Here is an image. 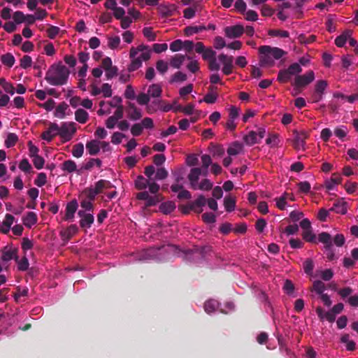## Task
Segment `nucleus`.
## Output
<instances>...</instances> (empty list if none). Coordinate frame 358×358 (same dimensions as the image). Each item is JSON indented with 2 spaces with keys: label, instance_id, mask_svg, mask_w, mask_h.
<instances>
[{
  "label": "nucleus",
  "instance_id": "nucleus-1",
  "mask_svg": "<svg viewBox=\"0 0 358 358\" xmlns=\"http://www.w3.org/2000/svg\"><path fill=\"white\" fill-rule=\"evenodd\" d=\"M204 249H196L191 251H181L176 246L173 245H169L166 246H162L159 248H151L145 250L143 252V256L141 258L142 260H150L157 259L163 260L165 259L164 255L166 254L173 253V255L180 256L183 255V257L187 260L196 261V259L203 257V252Z\"/></svg>",
  "mask_w": 358,
  "mask_h": 358
},
{
  "label": "nucleus",
  "instance_id": "nucleus-43",
  "mask_svg": "<svg viewBox=\"0 0 358 358\" xmlns=\"http://www.w3.org/2000/svg\"><path fill=\"white\" fill-rule=\"evenodd\" d=\"M99 106H100V108L97 111V113L99 115H108L111 113V110H110L111 106L106 101H100Z\"/></svg>",
  "mask_w": 358,
  "mask_h": 358
},
{
  "label": "nucleus",
  "instance_id": "nucleus-56",
  "mask_svg": "<svg viewBox=\"0 0 358 358\" xmlns=\"http://www.w3.org/2000/svg\"><path fill=\"white\" fill-rule=\"evenodd\" d=\"M101 94L103 97L108 98L113 94L111 85L108 83H103L101 87Z\"/></svg>",
  "mask_w": 358,
  "mask_h": 358
},
{
  "label": "nucleus",
  "instance_id": "nucleus-47",
  "mask_svg": "<svg viewBox=\"0 0 358 358\" xmlns=\"http://www.w3.org/2000/svg\"><path fill=\"white\" fill-rule=\"evenodd\" d=\"M192 91H193V85L188 84L187 85L184 86L179 90V95L183 100H186L187 95L192 93Z\"/></svg>",
  "mask_w": 358,
  "mask_h": 358
},
{
  "label": "nucleus",
  "instance_id": "nucleus-48",
  "mask_svg": "<svg viewBox=\"0 0 358 358\" xmlns=\"http://www.w3.org/2000/svg\"><path fill=\"white\" fill-rule=\"evenodd\" d=\"M335 98L341 99L344 101H348L350 103H353L356 100L358 99V94H352L350 96H345L340 93H336L334 94Z\"/></svg>",
  "mask_w": 358,
  "mask_h": 358
},
{
  "label": "nucleus",
  "instance_id": "nucleus-18",
  "mask_svg": "<svg viewBox=\"0 0 358 358\" xmlns=\"http://www.w3.org/2000/svg\"><path fill=\"white\" fill-rule=\"evenodd\" d=\"M56 136H59V125L56 123H52L48 130L42 134V138L50 142Z\"/></svg>",
  "mask_w": 358,
  "mask_h": 358
},
{
  "label": "nucleus",
  "instance_id": "nucleus-38",
  "mask_svg": "<svg viewBox=\"0 0 358 358\" xmlns=\"http://www.w3.org/2000/svg\"><path fill=\"white\" fill-rule=\"evenodd\" d=\"M218 306L219 303L217 301L210 299L205 303L204 310L207 313L210 314L218 308Z\"/></svg>",
  "mask_w": 358,
  "mask_h": 358
},
{
  "label": "nucleus",
  "instance_id": "nucleus-55",
  "mask_svg": "<svg viewBox=\"0 0 358 358\" xmlns=\"http://www.w3.org/2000/svg\"><path fill=\"white\" fill-rule=\"evenodd\" d=\"M201 162L203 169L205 171H203V176H207L208 174V168L212 164V160L210 157L208 155H203L201 156Z\"/></svg>",
  "mask_w": 358,
  "mask_h": 358
},
{
  "label": "nucleus",
  "instance_id": "nucleus-7",
  "mask_svg": "<svg viewBox=\"0 0 358 358\" xmlns=\"http://www.w3.org/2000/svg\"><path fill=\"white\" fill-rule=\"evenodd\" d=\"M86 149L90 155H96L101 150L103 152H107L111 150V148L108 142L101 141L96 139L88 141L86 143Z\"/></svg>",
  "mask_w": 358,
  "mask_h": 358
},
{
  "label": "nucleus",
  "instance_id": "nucleus-35",
  "mask_svg": "<svg viewBox=\"0 0 358 358\" xmlns=\"http://www.w3.org/2000/svg\"><path fill=\"white\" fill-rule=\"evenodd\" d=\"M157 10L162 17H169L173 15L174 8L173 6L162 4L158 6Z\"/></svg>",
  "mask_w": 358,
  "mask_h": 358
},
{
  "label": "nucleus",
  "instance_id": "nucleus-28",
  "mask_svg": "<svg viewBox=\"0 0 358 358\" xmlns=\"http://www.w3.org/2000/svg\"><path fill=\"white\" fill-rule=\"evenodd\" d=\"M162 90L159 84H152L148 90V94L150 97L158 98L162 95Z\"/></svg>",
  "mask_w": 358,
  "mask_h": 358
},
{
  "label": "nucleus",
  "instance_id": "nucleus-61",
  "mask_svg": "<svg viewBox=\"0 0 358 358\" xmlns=\"http://www.w3.org/2000/svg\"><path fill=\"white\" fill-rule=\"evenodd\" d=\"M291 75L287 72V69L280 70L278 75V80L280 83H286L290 79Z\"/></svg>",
  "mask_w": 358,
  "mask_h": 358
},
{
  "label": "nucleus",
  "instance_id": "nucleus-24",
  "mask_svg": "<svg viewBox=\"0 0 358 358\" xmlns=\"http://www.w3.org/2000/svg\"><path fill=\"white\" fill-rule=\"evenodd\" d=\"M352 31L351 30L347 29L344 31L341 35L336 37L335 39V44L337 47L341 48L343 47L346 43L348 38L352 36Z\"/></svg>",
  "mask_w": 358,
  "mask_h": 358
},
{
  "label": "nucleus",
  "instance_id": "nucleus-60",
  "mask_svg": "<svg viewBox=\"0 0 358 358\" xmlns=\"http://www.w3.org/2000/svg\"><path fill=\"white\" fill-rule=\"evenodd\" d=\"M303 238L310 243H315L316 241L315 235L313 233L311 229L303 231L302 233Z\"/></svg>",
  "mask_w": 358,
  "mask_h": 358
},
{
  "label": "nucleus",
  "instance_id": "nucleus-46",
  "mask_svg": "<svg viewBox=\"0 0 358 358\" xmlns=\"http://www.w3.org/2000/svg\"><path fill=\"white\" fill-rule=\"evenodd\" d=\"M18 140L17 136L14 133H9L5 140V146L6 148H11L15 145Z\"/></svg>",
  "mask_w": 358,
  "mask_h": 358
},
{
  "label": "nucleus",
  "instance_id": "nucleus-29",
  "mask_svg": "<svg viewBox=\"0 0 358 358\" xmlns=\"http://www.w3.org/2000/svg\"><path fill=\"white\" fill-rule=\"evenodd\" d=\"M75 119L78 122L85 124L89 119V114L84 109L79 108L75 112Z\"/></svg>",
  "mask_w": 358,
  "mask_h": 358
},
{
  "label": "nucleus",
  "instance_id": "nucleus-20",
  "mask_svg": "<svg viewBox=\"0 0 358 358\" xmlns=\"http://www.w3.org/2000/svg\"><path fill=\"white\" fill-rule=\"evenodd\" d=\"M201 174L203 175V173H202V170L200 168H193L190 170L187 178L192 189L196 188V185L198 184V180Z\"/></svg>",
  "mask_w": 358,
  "mask_h": 358
},
{
  "label": "nucleus",
  "instance_id": "nucleus-2",
  "mask_svg": "<svg viewBox=\"0 0 358 358\" xmlns=\"http://www.w3.org/2000/svg\"><path fill=\"white\" fill-rule=\"evenodd\" d=\"M202 57L208 61V68L212 71H218L222 67V71L224 75H230L232 73L234 58L232 56L220 54L216 57V52L211 48H206L202 53Z\"/></svg>",
  "mask_w": 358,
  "mask_h": 358
},
{
  "label": "nucleus",
  "instance_id": "nucleus-41",
  "mask_svg": "<svg viewBox=\"0 0 358 358\" xmlns=\"http://www.w3.org/2000/svg\"><path fill=\"white\" fill-rule=\"evenodd\" d=\"M329 210L344 215L347 213V204L345 202H338L335 203Z\"/></svg>",
  "mask_w": 358,
  "mask_h": 358
},
{
  "label": "nucleus",
  "instance_id": "nucleus-17",
  "mask_svg": "<svg viewBox=\"0 0 358 358\" xmlns=\"http://www.w3.org/2000/svg\"><path fill=\"white\" fill-rule=\"evenodd\" d=\"M123 117V110L121 108L115 110L114 114L110 116L106 121V126L108 129H113L117 126L118 121Z\"/></svg>",
  "mask_w": 358,
  "mask_h": 358
},
{
  "label": "nucleus",
  "instance_id": "nucleus-31",
  "mask_svg": "<svg viewBox=\"0 0 358 358\" xmlns=\"http://www.w3.org/2000/svg\"><path fill=\"white\" fill-rule=\"evenodd\" d=\"M69 108V106L65 102L59 103L55 108L54 115L56 117L63 119L66 116V112Z\"/></svg>",
  "mask_w": 358,
  "mask_h": 358
},
{
  "label": "nucleus",
  "instance_id": "nucleus-32",
  "mask_svg": "<svg viewBox=\"0 0 358 358\" xmlns=\"http://www.w3.org/2000/svg\"><path fill=\"white\" fill-rule=\"evenodd\" d=\"M287 196V192H284L280 196L274 199L275 201V206L278 209L284 210L286 209L287 206H288V200L286 199Z\"/></svg>",
  "mask_w": 358,
  "mask_h": 358
},
{
  "label": "nucleus",
  "instance_id": "nucleus-52",
  "mask_svg": "<svg viewBox=\"0 0 358 358\" xmlns=\"http://www.w3.org/2000/svg\"><path fill=\"white\" fill-rule=\"evenodd\" d=\"M179 109H182L181 112L183 113L185 115H191L194 114L195 112L197 110H195V106L194 104L190 103L187 104L185 106H178Z\"/></svg>",
  "mask_w": 358,
  "mask_h": 358
},
{
  "label": "nucleus",
  "instance_id": "nucleus-13",
  "mask_svg": "<svg viewBox=\"0 0 358 358\" xmlns=\"http://www.w3.org/2000/svg\"><path fill=\"white\" fill-rule=\"evenodd\" d=\"M17 248L13 246H6L2 250L1 259L3 262H9L12 259L17 260Z\"/></svg>",
  "mask_w": 358,
  "mask_h": 358
},
{
  "label": "nucleus",
  "instance_id": "nucleus-10",
  "mask_svg": "<svg viewBox=\"0 0 358 358\" xmlns=\"http://www.w3.org/2000/svg\"><path fill=\"white\" fill-rule=\"evenodd\" d=\"M266 135V129L263 127L258 128L257 131H251L244 137V141L247 145H252L259 142Z\"/></svg>",
  "mask_w": 358,
  "mask_h": 358
},
{
  "label": "nucleus",
  "instance_id": "nucleus-64",
  "mask_svg": "<svg viewBox=\"0 0 358 358\" xmlns=\"http://www.w3.org/2000/svg\"><path fill=\"white\" fill-rule=\"evenodd\" d=\"M214 48L217 50L222 49L227 47L225 40L221 36H216L213 43Z\"/></svg>",
  "mask_w": 358,
  "mask_h": 358
},
{
  "label": "nucleus",
  "instance_id": "nucleus-49",
  "mask_svg": "<svg viewBox=\"0 0 358 358\" xmlns=\"http://www.w3.org/2000/svg\"><path fill=\"white\" fill-rule=\"evenodd\" d=\"M348 133V129L345 126H340L336 127L334 130V134L341 140H343V138L347 136Z\"/></svg>",
  "mask_w": 358,
  "mask_h": 358
},
{
  "label": "nucleus",
  "instance_id": "nucleus-58",
  "mask_svg": "<svg viewBox=\"0 0 358 358\" xmlns=\"http://www.w3.org/2000/svg\"><path fill=\"white\" fill-rule=\"evenodd\" d=\"M47 182V176L45 173H39L37 178L34 180V184L38 187H42L45 185Z\"/></svg>",
  "mask_w": 358,
  "mask_h": 358
},
{
  "label": "nucleus",
  "instance_id": "nucleus-62",
  "mask_svg": "<svg viewBox=\"0 0 358 358\" xmlns=\"http://www.w3.org/2000/svg\"><path fill=\"white\" fill-rule=\"evenodd\" d=\"M32 64V59L29 55L23 56L20 59V66L22 69H27L31 66Z\"/></svg>",
  "mask_w": 358,
  "mask_h": 358
},
{
  "label": "nucleus",
  "instance_id": "nucleus-26",
  "mask_svg": "<svg viewBox=\"0 0 358 358\" xmlns=\"http://www.w3.org/2000/svg\"><path fill=\"white\" fill-rule=\"evenodd\" d=\"M22 222L25 227L27 228H31L37 222L36 214L34 212L27 213V215L22 218Z\"/></svg>",
  "mask_w": 358,
  "mask_h": 358
},
{
  "label": "nucleus",
  "instance_id": "nucleus-50",
  "mask_svg": "<svg viewBox=\"0 0 358 358\" xmlns=\"http://www.w3.org/2000/svg\"><path fill=\"white\" fill-rule=\"evenodd\" d=\"M84 152V145L83 143H78L75 145L72 150V155L73 157L79 158L81 157Z\"/></svg>",
  "mask_w": 358,
  "mask_h": 358
},
{
  "label": "nucleus",
  "instance_id": "nucleus-27",
  "mask_svg": "<svg viewBox=\"0 0 358 358\" xmlns=\"http://www.w3.org/2000/svg\"><path fill=\"white\" fill-rule=\"evenodd\" d=\"M217 90L216 87H210V92L206 94L203 100H200L199 102L204 101L207 103H214L217 99V94L215 92V90Z\"/></svg>",
  "mask_w": 358,
  "mask_h": 358
},
{
  "label": "nucleus",
  "instance_id": "nucleus-11",
  "mask_svg": "<svg viewBox=\"0 0 358 358\" xmlns=\"http://www.w3.org/2000/svg\"><path fill=\"white\" fill-rule=\"evenodd\" d=\"M113 187L110 181L106 180H100L94 187H90L88 192V196L91 199H94L96 194L101 193L104 189H110Z\"/></svg>",
  "mask_w": 358,
  "mask_h": 358
},
{
  "label": "nucleus",
  "instance_id": "nucleus-37",
  "mask_svg": "<svg viewBox=\"0 0 358 358\" xmlns=\"http://www.w3.org/2000/svg\"><path fill=\"white\" fill-rule=\"evenodd\" d=\"M77 210L76 202H71L67 204L66 208L65 217L66 220H72L74 217V214Z\"/></svg>",
  "mask_w": 358,
  "mask_h": 358
},
{
  "label": "nucleus",
  "instance_id": "nucleus-21",
  "mask_svg": "<svg viewBox=\"0 0 358 358\" xmlns=\"http://www.w3.org/2000/svg\"><path fill=\"white\" fill-rule=\"evenodd\" d=\"M317 314L321 320H327L329 322H333L336 319V315L331 310L327 312H324L321 307H317L316 309Z\"/></svg>",
  "mask_w": 358,
  "mask_h": 358
},
{
  "label": "nucleus",
  "instance_id": "nucleus-30",
  "mask_svg": "<svg viewBox=\"0 0 358 358\" xmlns=\"http://www.w3.org/2000/svg\"><path fill=\"white\" fill-rule=\"evenodd\" d=\"M128 115L132 120H138L142 117L141 110L137 108L134 104H129Z\"/></svg>",
  "mask_w": 358,
  "mask_h": 358
},
{
  "label": "nucleus",
  "instance_id": "nucleus-16",
  "mask_svg": "<svg viewBox=\"0 0 358 358\" xmlns=\"http://www.w3.org/2000/svg\"><path fill=\"white\" fill-rule=\"evenodd\" d=\"M293 139V145L297 150H304L305 148V140L307 136L305 132H298L294 131Z\"/></svg>",
  "mask_w": 358,
  "mask_h": 358
},
{
  "label": "nucleus",
  "instance_id": "nucleus-19",
  "mask_svg": "<svg viewBox=\"0 0 358 358\" xmlns=\"http://www.w3.org/2000/svg\"><path fill=\"white\" fill-rule=\"evenodd\" d=\"M15 217L10 214H6L3 221L0 224V232L7 234L11 229V226L14 223Z\"/></svg>",
  "mask_w": 358,
  "mask_h": 358
},
{
  "label": "nucleus",
  "instance_id": "nucleus-42",
  "mask_svg": "<svg viewBox=\"0 0 358 358\" xmlns=\"http://www.w3.org/2000/svg\"><path fill=\"white\" fill-rule=\"evenodd\" d=\"M341 341L345 344L346 350L352 351L355 349V343L350 340V336L348 334H344L341 338Z\"/></svg>",
  "mask_w": 358,
  "mask_h": 358
},
{
  "label": "nucleus",
  "instance_id": "nucleus-51",
  "mask_svg": "<svg viewBox=\"0 0 358 358\" xmlns=\"http://www.w3.org/2000/svg\"><path fill=\"white\" fill-rule=\"evenodd\" d=\"M162 200V196L160 194L150 195L149 199L145 202L147 206H155Z\"/></svg>",
  "mask_w": 358,
  "mask_h": 358
},
{
  "label": "nucleus",
  "instance_id": "nucleus-25",
  "mask_svg": "<svg viewBox=\"0 0 358 358\" xmlns=\"http://www.w3.org/2000/svg\"><path fill=\"white\" fill-rule=\"evenodd\" d=\"M206 201L207 200L204 196L200 195L195 201L192 202L191 208L194 210L196 213H200L203 210L202 207L206 204Z\"/></svg>",
  "mask_w": 358,
  "mask_h": 358
},
{
  "label": "nucleus",
  "instance_id": "nucleus-5",
  "mask_svg": "<svg viewBox=\"0 0 358 358\" xmlns=\"http://www.w3.org/2000/svg\"><path fill=\"white\" fill-rule=\"evenodd\" d=\"M69 71L64 65L53 64L48 71L45 80L52 85H62L66 83Z\"/></svg>",
  "mask_w": 358,
  "mask_h": 358
},
{
  "label": "nucleus",
  "instance_id": "nucleus-40",
  "mask_svg": "<svg viewBox=\"0 0 358 358\" xmlns=\"http://www.w3.org/2000/svg\"><path fill=\"white\" fill-rule=\"evenodd\" d=\"M213 187V182L208 179L203 180L200 183L196 184V188H193L194 190L200 189L203 191H208L211 189Z\"/></svg>",
  "mask_w": 358,
  "mask_h": 358
},
{
  "label": "nucleus",
  "instance_id": "nucleus-8",
  "mask_svg": "<svg viewBox=\"0 0 358 358\" xmlns=\"http://www.w3.org/2000/svg\"><path fill=\"white\" fill-rule=\"evenodd\" d=\"M315 78V73L311 70L308 71L305 74L296 76L292 85L296 88L304 87L311 83Z\"/></svg>",
  "mask_w": 358,
  "mask_h": 358
},
{
  "label": "nucleus",
  "instance_id": "nucleus-39",
  "mask_svg": "<svg viewBox=\"0 0 358 358\" xmlns=\"http://www.w3.org/2000/svg\"><path fill=\"white\" fill-rule=\"evenodd\" d=\"M224 206L227 212H231L234 210L236 207L235 198L232 196H227L224 199Z\"/></svg>",
  "mask_w": 358,
  "mask_h": 358
},
{
  "label": "nucleus",
  "instance_id": "nucleus-57",
  "mask_svg": "<svg viewBox=\"0 0 358 358\" xmlns=\"http://www.w3.org/2000/svg\"><path fill=\"white\" fill-rule=\"evenodd\" d=\"M280 141L277 134H270L266 140V143L271 148L275 147L278 145Z\"/></svg>",
  "mask_w": 358,
  "mask_h": 358
},
{
  "label": "nucleus",
  "instance_id": "nucleus-45",
  "mask_svg": "<svg viewBox=\"0 0 358 358\" xmlns=\"http://www.w3.org/2000/svg\"><path fill=\"white\" fill-rule=\"evenodd\" d=\"M287 72L289 75L292 76H298L301 71L302 68L299 63H293L289 66L287 69Z\"/></svg>",
  "mask_w": 358,
  "mask_h": 358
},
{
  "label": "nucleus",
  "instance_id": "nucleus-12",
  "mask_svg": "<svg viewBox=\"0 0 358 358\" xmlns=\"http://www.w3.org/2000/svg\"><path fill=\"white\" fill-rule=\"evenodd\" d=\"M224 35L229 38L240 37L244 32V27L241 24L227 27L224 29Z\"/></svg>",
  "mask_w": 358,
  "mask_h": 358
},
{
  "label": "nucleus",
  "instance_id": "nucleus-23",
  "mask_svg": "<svg viewBox=\"0 0 358 358\" xmlns=\"http://www.w3.org/2000/svg\"><path fill=\"white\" fill-rule=\"evenodd\" d=\"M243 152V145L239 142H234L227 148V154L229 156H236Z\"/></svg>",
  "mask_w": 358,
  "mask_h": 358
},
{
  "label": "nucleus",
  "instance_id": "nucleus-33",
  "mask_svg": "<svg viewBox=\"0 0 358 358\" xmlns=\"http://www.w3.org/2000/svg\"><path fill=\"white\" fill-rule=\"evenodd\" d=\"M204 30H207V28L203 25H193L187 27L185 29V33L187 36H192L194 34L201 32Z\"/></svg>",
  "mask_w": 358,
  "mask_h": 358
},
{
  "label": "nucleus",
  "instance_id": "nucleus-3",
  "mask_svg": "<svg viewBox=\"0 0 358 358\" xmlns=\"http://www.w3.org/2000/svg\"><path fill=\"white\" fill-rule=\"evenodd\" d=\"M259 65L261 66L272 67L275 60H278L285 56L287 52L282 49L269 45H262L259 48Z\"/></svg>",
  "mask_w": 358,
  "mask_h": 358
},
{
  "label": "nucleus",
  "instance_id": "nucleus-15",
  "mask_svg": "<svg viewBox=\"0 0 358 358\" xmlns=\"http://www.w3.org/2000/svg\"><path fill=\"white\" fill-rule=\"evenodd\" d=\"M78 215L80 217V224L81 227L90 228L94 222V218L93 214L90 212L79 210Z\"/></svg>",
  "mask_w": 358,
  "mask_h": 358
},
{
  "label": "nucleus",
  "instance_id": "nucleus-22",
  "mask_svg": "<svg viewBox=\"0 0 358 358\" xmlns=\"http://www.w3.org/2000/svg\"><path fill=\"white\" fill-rule=\"evenodd\" d=\"M62 169L69 173L76 172L78 175L81 174V169H78L76 162L71 159L63 162Z\"/></svg>",
  "mask_w": 358,
  "mask_h": 358
},
{
  "label": "nucleus",
  "instance_id": "nucleus-6",
  "mask_svg": "<svg viewBox=\"0 0 358 358\" xmlns=\"http://www.w3.org/2000/svg\"><path fill=\"white\" fill-rule=\"evenodd\" d=\"M318 241L324 244V252L329 260L334 259L335 252L333 250L332 238L329 234L322 232L318 235ZM337 247H341L345 243V239L343 234H336L333 240Z\"/></svg>",
  "mask_w": 358,
  "mask_h": 358
},
{
  "label": "nucleus",
  "instance_id": "nucleus-44",
  "mask_svg": "<svg viewBox=\"0 0 358 358\" xmlns=\"http://www.w3.org/2000/svg\"><path fill=\"white\" fill-rule=\"evenodd\" d=\"M1 60L4 65L8 67L13 66L15 61L14 56L10 53H6L5 55H3L1 57Z\"/></svg>",
  "mask_w": 358,
  "mask_h": 358
},
{
  "label": "nucleus",
  "instance_id": "nucleus-14",
  "mask_svg": "<svg viewBox=\"0 0 358 358\" xmlns=\"http://www.w3.org/2000/svg\"><path fill=\"white\" fill-rule=\"evenodd\" d=\"M328 86L326 80H320L317 81L315 85V93L313 96L315 102L320 101L322 99V95Z\"/></svg>",
  "mask_w": 358,
  "mask_h": 358
},
{
  "label": "nucleus",
  "instance_id": "nucleus-36",
  "mask_svg": "<svg viewBox=\"0 0 358 358\" xmlns=\"http://www.w3.org/2000/svg\"><path fill=\"white\" fill-rule=\"evenodd\" d=\"M176 208V205L172 201H166L161 203L159 206V210L164 214H169L173 212Z\"/></svg>",
  "mask_w": 358,
  "mask_h": 358
},
{
  "label": "nucleus",
  "instance_id": "nucleus-9",
  "mask_svg": "<svg viewBox=\"0 0 358 358\" xmlns=\"http://www.w3.org/2000/svg\"><path fill=\"white\" fill-rule=\"evenodd\" d=\"M76 131L75 123L64 122L59 126V136L65 141H70Z\"/></svg>",
  "mask_w": 358,
  "mask_h": 358
},
{
  "label": "nucleus",
  "instance_id": "nucleus-4",
  "mask_svg": "<svg viewBox=\"0 0 358 358\" xmlns=\"http://www.w3.org/2000/svg\"><path fill=\"white\" fill-rule=\"evenodd\" d=\"M129 56L131 63L128 67V70L129 71H134L142 66L143 62L150 59L151 50L148 45H145L132 47L130 50Z\"/></svg>",
  "mask_w": 358,
  "mask_h": 358
},
{
  "label": "nucleus",
  "instance_id": "nucleus-54",
  "mask_svg": "<svg viewBox=\"0 0 358 358\" xmlns=\"http://www.w3.org/2000/svg\"><path fill=\"white\" fill-rule=\"evenodd\" d=\"M109 105H110L113 108H116V110L121 108L123 110V107L122 106V99L120 96H114L110 101H106Z\"/></svg>",
  "mask_w": 358,
  "mask_h": 358
},
{
  "label": "nucleus",
  "instance_id": "nucleus-63",
  "mask_svg": "<svg viewBox=\"0 0 358 358\" xmlns=\"http://www.w3.org/2000/svg\"><path fill=\"white\" fill-rule=\"evenodd\" d=\"M38 106L47 111H51L55 106V101L52 99H50L44 103H38Z\"/></svg>",
  "mask_w": 358,
  "mask_h": 358
},
{
  "label": "nucleus",
  "instance_id": "nucleus-59",
  "mask_svg": "<svg viewBox=\"0 0 358 358\" xmlns=\"http://www.w3.org/2000/svg\"><path fill=\"white\" fill-rule=\"evenodd\" d=\"M148 180L144 178L143 176H138L135 180V185L138 189H143L147 187Z\"/></svg>",
  "mask_w": 358,
  "mask_h": 358
},
{
  "label": "nucleus",
  "instance_id": "nucleus-34",
  "mask_svg": "<svg viewBox=\"0 0 358 358\" xmlns=\"http://www.w3.org/2000/svg\"><path fill=\"white\" fill-rule=\"evenodd\" d=\"M186 58L187 57L185 55H176L171 58L170 61V64L172 67L175 69H179L182 66Z\"/></svg>",
  "mask_w": 358,
  "mask_h": 358
},
{
  "label": "nucleus",
  "instance_id": "nucleus-53",
  "mask_svg": "<svg viewBox=\"0 0 358 358\" xmlns=\"http://www.w3.org/2000/svg\"><path fill=\"white\" fill-rule=\"evenodd\" d=\"M187 80V76L181 71L176 72L171 78L170 83H182Z\"/></svg>",
  "mask_w": 358,
  "mask_h": 358
}]
</instances>
